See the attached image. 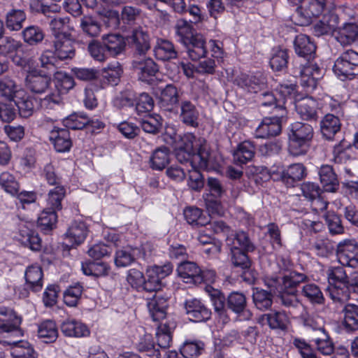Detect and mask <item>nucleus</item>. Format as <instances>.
Masks as SVG:
<instances>
[{"instance_id": "obj_1", "label": "nucleus", "mask_w": 358, "mask_h": 358, "mask_svg": "<svg viewBox=\"0 0 358 358\" xmlns=\"http://www.w3.org/2000/svg\"><path fill=\"white\" fill-rule=\"evenodd\" d=\"M173 268L171 263L148 267L146 270L147 279L144 280L138 289L144 292L143 297L147 300L149 313L155 322L162 320L166 317L167 301L165 298L157 295V292L161 289L162 280L170 275Z\"/></svg>"}, {"instance_id": "obj_2", "label": "nucleus", "mask_w": 358, "mask_h": 358, "mask_svg": "<svg viewBox=\"0 0 358 358\" xmlns=\"http://www.w3.org/2000/svg\"><path fill=\"white\" fill-rule=\"evenodd\" d=\"M294 48L296 54L303 59L306 62L301 64L294 72L299 76L301 85L307 92H312L317 87V81L322 78V69L314 61L316 45L310 38L304 34L295 37Z\"/></svg>"}, {"instance_id": "obj_3", "label": "nucleus", "mask_w": 358, "mask_h": 358, "mask_svg": "<svg viewBox=\"0 0 358 358\" xmlns=\"http://www.w3.org/2000/svg\"><path fill=\"white\" fill-rule=\"evenodd\" d=\"M175 156L180 163L189 162L192 168L197 171V169H208L210 151L204 138H196L193 134L187 133L177 143Z\"/></svg>"}, {"instance_id": "obj_4", "label": "nucleus", "mask_w": 358, "mask_h": 358, "mask_svg": "<svg viewBox=\"0 0 358 358\" xmlns=\"http://www.w3.org/2000/svg\"><path fill=\"white\" fill-rule=\"evenodd\" d=\"M306 279L303 273L290 271L287 274L266 277L265 285L277 295L278 303L285 308H297L300 303L296 295V287Z\"/></svg>"}, {"instance_id": "obj_5", "label": "nucleus", "mask_w": 358, "mask_h": 358, "mask_svg": "<svg viewBox=\"0 0 358 358\" xmlns=\"http://www.w3.org/2000/svg\"><path fill=\"white\" fill-rule=\"evenodd\" d=\"M7 322L3 325V330L7 334L4 335L0 343L11 345V356L13 358H37V353L33 346L27 341H15L13 337L21 335L19 326L21 319L12 310L7 311Z\"/></svg>"}, {"instance_id": "obj_6", "label": "nucleus", "mask_w": 358, "mask_h": 358, "mask_svg": "<svg viewBox=\"0 0 358 358\" xmlns=\"http://www.w3.org/2000/svg\"><path fill=\"white\" fill-rule=\"evenodd\" d=\"M226 245L230 250L231 261L234 266L243 269L250 267V262L246 252L254 251L255 246L245 232L229 234L226 238Z\"/></svg>"}, {"instance_id": "obj_7", "label": "nucleus", "mask_w": 358, "mask_h": 358, "mask_svg": "<svg viewBox=\"0 0 358 358\" xmlns=\"http://www.w3.org/2000/svg\"><path fill=\"white\" fill-rule=\"evenodd\" d=\"M314 136L312 125L301 122H295L289 126V152L292 156L306 155L309 150Z\"/></svg>"}, {"instance_id": "obj_8", "label": "nucleus", "mask_w": 358, "mask_h": 358, "mask_svg": "<svg viewBox=\"0 0 358 358\" xmlns=\"http://www.w3.org/2000/svg\"><path fill=\"white\" fill-rule=\"evenodd\" d=\"M329 286L327 291L334 303H345L349 300L348 278L342 266H332L327 271Z\"/></svg>"}, {"instance_id": "obj_9", "label": "nucleus", "mask_w": 358, "mask_h": 358, "mask_svg": "<svg viewBox=\"0 0 358 358\" xmlns=\"http://www.w3.org/2000/svg\"><path fill=\"white\" fill-rule=\"evenodd\" d=\"M55 88L43 99H40V107L44 110H52L62 103L63 94L67 93L71 90L75 82L73 78L62 71H57L55 73Z\"/></svg>"}, {"instance_id": "obj_10", "label": "nucleus", "mask_w": 358, "mask_h": 358, "mask_svg": "<svg viewBox=\"0 0 358 358\" xmlns=\"http://www.w3.org/2000/svg\"><path fill=\"white\" fill-rule=\"evenodd\" d=\"M327 6L326 0H303L292 15L291 20L296 25L307 26L313 17L322 14Z\"/></svg>"}, {"instance_id": "obj_11", "label": "nucleus", "mask_w": 358, "mask_h": 358, "mask_svg": "<svg viewBox=\"0 0 358 358\" xmlns=\"http://www.w3.org/2000/svg\"><path fill=\"white\" fill-rule=\"evenodd\" d=\"M21 46L22 43L20 41L11 37L1 36L0 38V54L6 55V54L17 52L15 55L13 57L14 64L23 69L24 71H29L34 68L35 60L31 56L21 55L18 51V49Z\"/></svg>"}, {"instance_id": "obj_12", "label": "nucleus", "mask_w": 358, "mask_h": 358, "mask_svg": "<svg viewBox=\"0 0 358 358\" xmlns=\"http://www.w3.org/2000/svg\"><path fill=\"white\" fill-rule=\"evenodd\" d=\"M358 69V52L348 50L336 59L333 67L334 72L338 76L352 78L357 74Z\"/></svg>"}, {"instance_id": "obj_13", "label": "nucleus", "mask_w": 358, "mask_h": 358, "mask_svg": "<svg viewBox=\"0 0 358 358\" xmlns=\"http://www.w3.org/2000/svg\"><path fill=\"white\" fill-rule=\"evenodd\" d=\"M336 256L338 262L352 268L358 266V243L355 240H345L336 245Z\"/></svg>"}, {"instance_id": "obj_14", "label": "nucleus", "mask_w": 358, "mask_h": 358, "mask_svg": "<svg viewBox=\"0 0 358 358\" xmlns=\"http://www.w3.org/2000/svg\"><path fill=\"white\" fill-rule=\"evenodd\" d=\"M183 308L189 320L201 322L208 320L211 317V310L201 300L196 298H188L183 302Z\"/></svg>"}, {"instance_id": "obj_15", "label": "nucleus", "mask_w": 358, "mask_h": 358, "mask_svg": "<svg viewBox=\"0 0 358 358\" xmlns=\"http://www.w3.org/2000/svg\"><path fill=\"white\" fill-rule=\"evenodd\" d=\"M127 40L134 50V56H143L150 49V36L148 31L141 27L133 29L127 36Z\"/></svg>"}, {"instance_id": "obj_16", "label": "nucleus", "mask_w": 358, "mask_h": 358, "mask_svg": "<svg viewBox=\"0 0 358 358\" xmlns=\"http://www.w3.org/2000/svg\"><path fill=\"white\" fill-rule=\"evenodd\" d=\"M208 186L210 193L203 195L207 210L212 215H222L224 208L217 198L220 197L224 190L219 180H208Z\"/></svg>"}, {"instance_id": "obj_17", "label": "nucleus", "mask_w": 358, "mask_h": 358, "mask_svg": "<svg viewBox=\"0 0 358 358\" xmlns=\"http://www.w3.org/2000/svg\"><path fill=\"white\" fill-rule=\"evenodd\" d=\"M27 71L29 73L25 78L26 87L33 94H43L47 93L48 94L52 92L51 87V78L46 75L37 73L36 71Z\"/></svg>"}, {"instance_id": "obj_18", "label": "nucleus", "mask_w": 358, "mask_h": 358, "mask_svg": "<svg viewBox=\"0 0 358 358\" xmlns=\"http://www.w3.org/2000/svg\"><path fill=\"white\" fill-rule=\"evenodd\" d=\"M131 65L139 80L143 82H148L149 78L155 76L159 71L157 64L145 55L134 56Z\"/></svg>"}, {"instance_id": "obj_19", "label": "nucleus", "mask_w": 358, "mask_h": 358, "mask_svg": "<svg viewBox=\"0 0 358 358\" xmlns=\"http://www.w3.org/2000/svg\"><path fill=\"white\" fill-rule=\"evenodd\" d=\"M179 91L176 86L169 84L161 91L158 105L167 112L177 114L179 108Z\"/></svg>"}, {"instance_id": "obj_20", "label": "nucleus", "mask_w": 358, "mask_h": 358, "mask_svg": "<svg viewBox=\"0 0 358 358\" xmlns=\"http://www.w3.org/2000/svg\"><path fill=\"white\" fill-rule=\"evenodd\" d=\"M285 116L275 113L272 117H265L256 129L255 136L259 138L275 136L281 132V121Z\"/></svg>"}, {"instance_id": "obj_21", "label": "nucleus", "mask_w": 358, "mask_h": 358, "mask_svg": "<svg viewBox=\"0 0 358 358\" xmlns=\"http://www.w3.org/2000/svg\"><path fill=\"white\" fill-rule=\"evenodd\" d=\"M234 82L238 86L251 93L258 92L266 84L265 77L260 72L255 74L241 73L236 78Z\"/></svg>"}, {"instance_id": "obj_22", "label": "nucleus", "mask_w": 358, "mask_h": 358, "mask_svg": "<svg viewBox=\"0 0 358 358\" xmlns=\"http://www.w3.org/2000/svg\"><path fill=\"white\" fill-rule=\"evenodd\" d=\"M227 308L243 320H250L252 313L247 308V299L244 294L232 292L227 297Z\"/></svg>"}, {"instance_id": "obj_23", "label": "nucleus", "mask_w": 358, "mask_h": 358, "mask_svg": "<svg viewBox=\"0 0 358 358\" xmlns=\"http://www.w3.org/2000/svg\"><path fill=\"white\" fill-rule=\"evenodd\" d=\"M87 234V228L85 222H73L64 234L65 246L71 248L79 245L85 241Z\"/></svg>"}, {"instance_id": "obj_24", "label": "nucleus", "mask_w": 358, "mask_h": 358, "mask_svg": "<svg viewBox=\"0 0 358 358\" xmlns=\"http://www.w3.org/2000/svg\"><path fill=\"white\" fill-rule=\"evenodd\" d=\"M296 113L303 120L317 121L319 116L317 113V102L310 96H306L294 101Z\"/></svg>"}, {"instance_id": "obj_25", "label": "nucleus", "mask_w": 358, "mask_h": 358, "mask_svg": "<svg viewBox=\"0 0 358 358\" xmlns=\"http://www.w3.org/2000/svg\"><path fill=\"white\" fill-rule=\"evenodd\" d=\"M19 241L31 250L38 251L41 248V240L34 230V224L22 222L19 225Z\"/></svg>"}, {"instance_id": "obj_26", "label": "nucleus", "mask_w": 358, "mask_h": 358, "mask_svg": "<svg viewBox=\"0 0 358 358\" xmlns=\"http://www.w3.org/2000/svg\"><path fill=\"white\" fill-rule=\"evenodd\" d=\"M49 139L57 152H69L72 146V141L68 129L54 127L50 131Z\"/></svg>"}, {"instance_id": "obj_27", "label": "nucleus", "mask_w": 358, "mask_h": 358, "mask_svg": "<svg viewBox=\"0 0 358 358\" xmlns=\"http://www.w3.org/2000/svg\"><path fill=\"white\" fill-rule=\"evenodd\" d=\"M54 52L60 61L71 59L76 55V50L69 36H61L59 38L53 39Z\"/></svg>"}, {"instance_id": "obj_28", "label": "nucleus", "mask_w": 358, "mask_h": 358, "mask_svg": "<svg viewBox=\"0 0 358 358\" xmlns=\"http://www.w3.org/2000/svg\"><path fill=\"white\" fill-rule=\"evenodd\" d=\"M60 328L62 334L67 337L82 338L87 337L90 334V331L85 324L74 319L64 320Z\"/></svg>"}, {"instance_id": "obj_29", "label": "nucleus", "mask_w": 358, "mask_h": 358, "mask_svg": "<svg viewBox=\"0 0 358 358\" xmlns=\"http://www.w3.org/2000/svg\"><path fill=\"white\" fill-rule=\"evenodd\" d=\"M177 271L180 278L186 283H201V268L192 262H184L180 263L177 268Z\"/></svg>"}, {"instance_id": "obj_30", "label": "nucleus", "mask_w": 358, "mask_h": 358, "mask_svg": "<svg viewBox=\"0 0 358 358\" xmlns=\"http://www.w3.org/2000/svg\"><path fill=\"white\" fill-rule=\"evenodd\" d=\"M180 110V118L182 123L194 128L199 126V112L192 101L182 100Z\"/></svg>"}, {"instance_id": "obj_31", "label": "nucleus", "mask_w": 358, "mask_h": 358, "mask_svg": "<svg viewBox=\"0 0 358 358\" xmlns=\"http://www.w3.org/2000/svg\"><path fill=\"white\" fill-rule=\"evenodd\" d=\"M43 277L42 268L38 264H32L25 270V285L34 292H39L43 287Z\"/></svg>"}, {"instance_id": "obj_32", "label": "nucleus", "mask_w": 358, "mask_h": 358, "mask_svg": "<svg viewBox=\"0 0 358 358\" xmlns=\"http://www.w3.org/2000/svg\"><path fill=\"white\" fill-rule=\"evenodd\" d=\"M101 42L110 57H117L125 50L126 42L124 38L120 34H111L103 35Z\"/></svg>"}, {"instance_id": "obj_33", "label": "nucleus", "mask_w": 358, "mask_h": 358, "mask_svg": "<svg viewBox=\"0 0 358 358\" xmlns=\"http://www.w3.org/2000/svg\"><path fill=\"white\" fill-rule=\"evenodd\" d=\"M183 45L186 48L188 57L192 60H198L205 57L207 52L205 39L199 34H195L192 38H189V43H184Z\"/></svg>"}, {"instance_id": "obj_34", "label": "nucleus", "mask_w": 358, "mask_h": 358, "mask_svg": "<svg viewBox=\"0 0 358 358\" xmlns=\"http://www.w3.org/2000/svg\"><path fill=\"white\" fill-rule=\"evenodd\" d=\"M334 36L342 45H350L358 39V25L345 23L342 27L336 28Z\"/></svg>"}, {"instance_id": "obj_35", "label": "nucleus", "mask_w": 358, "mask_h": 358, "mask_svg": "<svg viewBox=\"0 0 358 358\" xmlns=\"http://www.w3.org/2000/svg\"><path fill=\"white\" fill-rule=\"evenodd\" d=\"M341 122L337 116L327 114L320 122V130L324 138L332 141L341 130Z\"/></svg>"}, {"instance_id": "obj_36", "label": "nucleus", "mask_w": 358, "mask_h": 358, "mask_svg": "<svg viewBox=\"0 0 358 358\" xmlns=\"http://www.w3.org/2000/svg\"><path fill=\"white\" fill-rule=\"evenodd\" d=\"M255 154L254 144L245 141L241 143L233 153V161L235 164L242 165L251 161Z\"/></svg>"}, {"instance_id": "obj_37", "label": "nucleus", "mask_w": 358, "mask_h": 358, "mask_svg": "<svg viewBox=\"0 0 358 358\" xmlns=\"http://www.w3.org/2000/svg\"><path fill=\"white\" fill-rule=\"evenodd\" d=\"M261 320L264 324H267L272 329L285 330L289 322V316L285 311L264 314Z\"/></svg>"}, {"instance_id": "obj_38", "label": "nucleus", "mask_w": 358, "mask_h": 358, "mask_svg": "<svg viewBox=\"0 0 358 358\" xmlns=\"http://www.w3.org/2000/svg\"><path fill=\"white\" fill-rule=\"evenodd\" d=\"M34 101V99L24 90L17 94V96L13 101L22 117L27 118L33 115L35 110Z\"/></svg>"}, {"instance_id": "obj_39", "label": "nucleus", "mask_w": 358, "mask_h": 358, "mask_svg": "<svg viewBox=\"0 0 358 358\" xmlns=\"http://www.w3.org/2000/svg\"><path fill=\"white\" fill-rule=\"evenodd\" d=\"M259 103L264 108H271L274 113H280L281 116H285L287 113L285 101L278 99L272 92H264L260 94Z\"/></svg>"}, {"instance_id": "obj_40", "label": "nucleus", "mask_w": 358, "mask_h": 358, "mask_svg": "<svg viewBox=\"0 0 358 358\" xmlns=\"http://www.w3.org/2000/svg\"><path fill=\"white\" fill-rule=\"evenodd\" d=\"M338 24V17L336 15L330 14L324 16L322 20L317 22L313 28V32L316 36L323 35H335L336 28Z\"/></svg>"}, {"instance_id": "obj_41", "label": "nucleus", "mask_w": 358, "mask_h": 358, "mask_svg": "<svg viewBox=\"0 0 358 358\" xmlns=\"http://www.w3.org/2000/svg\"><path fill=\"white\" fill-rule=\"evenodd\" d=\"M154 52L156 58L162 61L176 59L178 56L174 45L171 41L165 39H157L154 47Z\"/></svg>"}, {"instance_id": "obj_42", "label": "nucleus", "mask_w": 358, "mask_h": 358, "mask_svg": "<svg viewBox=\"0 0 358 358\" xmlns=\"http://www.w3.org/2000/svg\"><path fill=\"white\" fill-rule=\"evenodd\" d=\"M310 184L303 185L302 187V191L303 192V195L309 198L311 201V208L313 211L316 213H319L324 211L328 206V202L320 195V188L318 186H315L312 184V189L311 191L306 192V188L308 187Z\"/></svg>"}, {"instance_id": "obj_43", "label": "nucleus", "mask_w": 358, "mask_h": 358, "mask_svg": "<svg viewBox=\"0 0 358 358\" xmlns=\"http://www.w3.org/2000/svg\"><path fill=\"white\" fill-rule=\"evenodd\" d=\"M23 90L16 82L8 76L0 78V98L6 101H14L17 94Z\"/></svg>"}, {"instance_id": "obj_44", "label": "nucleus", "mask_w": 358, "mask_h": 358, "mask_svg": "<svg viewBox=\"0 0 358 358\" xmlns=\"http://www.w3.org/2000/svg\"><path fill=\"white\" fill-rule=\"evenodd\" d=\"M38 336L45 343H54L58 337V330L55 322L47 320L38 326Z\"/></svg>"}, {"instance_id": "obj_45", "label": "nucleus", "mask_w": 358, "mask_h": 358, "mask_svg": "<svg viewBox=\"0 0 358 358\" xmlns=\"http://www.w3.org/2000/svg\"><path fill=\"white\" fill-rule=\"evenodd\" d=\"M343 325L347 331L358 330V305L348 303L343 309Z\"/></svg>"}, {"instance_id": "obj_46", "label": "nucleus", "mask_w": 358, "mask_h": 358, "mask_svg": "<svg viewBox=\"0 0 358 358\" xmlns=\"http://www.w3.org/2000/svg\"><path fill=\"white\" fill-rule=\"evenodd\" d=\"M281 171L276 174L278 179H303L307 176L306 167L300 163L293 164L289 166L286 169L282 166H278Z\"/></svg>"}, {"instance_id": "obj_47", "label": "nucleus", "mask_w": 358, "mask_h": 358, "mask_svg": "<svg viewBox=\"0 0 358 358\" xmlns=\"http://www.w3.org/2000/svg\"><path fill=\"white\" fill-rule=\"evenodd\" d=\"M273 292L255 287L252 289V300L255 307L260 310L270 308L273 303Z\"/></svg>"}, {"instance_id": "obj_48", "label": "nucleus", "mask_w": 358, "mask_h": 358, "mask_svg": "<svg viewBox=\"0 0 358 358\" xmlns=\"http://www.w3.org/2000/svg\"><path fill=\"white\" fill-rule=\"evenodd\" d=\"M110 267L104 262L86 261L82 262L81 269L83 274L88 276L100 277L106 275Z\"/></svg>"}, {"instance_id": "obj_49", "label": "nucleus", "mask_w": 358, "mask_h": 358, "mask_svg": "<svg viewBox=\"0 0 358 358\" xmlns=\"http://www.w3.org/2000/svg\"><path fill=\"white\" fill-rule=\"evenodd\" d=\"M22 36L24 43L31 46L40 44L45 38L44 31L36 25H30L24 28L22 31Z\"/></svg>"}, {"instance_id": "obj_50", "label": "nucleus", "mask_w": 358, "mask_h": 358, "mask_svg": "<svg viewBox=\"0 0 358 358\" xmlns=\"http://www.w3.org/2000/svg\"><path fill=\"white\" fill-rule=\"evenodd\" d=\"M136 349L141 352H145L152 358H160L161 352L154 343L150 334H145L136 344Z\"/></svg>"}, {"instance_id": "obj_51", "label": "nucleus", "mask_w": 358, "mask_h": 358, "mask_svg": "<svg viewBox=\"0 0 358 358\" xmlns=\"http://www.w3.org/2000/svg\"><path fill=\"white\" fill-rule=\"evenodd\" d=\"M27 15L23 10L12 9L6 13V26L11 31H19L22 28V23Z\"/></svg>"}, {"instance_id": "obj_52", "label": "nucleus", "mask_w": 358, "mask_h": 358, "mask_svg": "<svg viewBox=\"0 0 358 358\" xmlns=\"http://www.w3.org/2000/svg\"><path fill=\"white\" fill-rule=\"evenodd\" d=\"M184 217L189 224L205 226L210 222L208 217L203 215L202 210L196 207H187L184 210Z\"/></svg>"}, {"instance_id": "obj_53", "label": "nucleus", "mask_w": 358, "mask_h": 358, "mask_svg": "<svg viewBox=\"0 0 358 358\" xmlns=\"http://www.w3.org/2000/svg\"><path fill=\"white\" fill-rule=\"evenodd\" d=\"M90 117L84 113H74L63 120V124L66 129H82L87 125Z\"/></svg>"}, {"instance_id": "obj_54", "label": "nucleus", "mask_w": 358, "mask_h": 358, "mask_svg": "<svg viewBox=\"0 0 358 358\" xmlns=\"http://www.w3.org/2000/svg\"><path fill=\"white\" fill-rule=\"evenodd\" d=\"M80 27L85 34L90 37L99 36L101 31V24L95 17L90 15L81 17Z\"/></svg>"}, {"instance_id": "obj_55", "label": "nucleus", "mask_w": 358, "mask_h": 358, "mask_svg": "<svg viewBox=\"0 0 358 358\" xmlns=\"http://www.w3.org/2000/svg\"><path fill=\"white\" fill-rule=\"evenodd\" d=\"M175 30L178 41L182 44L189 43V38H192L195 35L193 33L194 29L192 25L184 19L177 20Z\"/></svg>"}, {"instance_id": "obj_56", "label": "nucleus", "mask_w": 358, "mask_h": 358, "mask_svg": "<svg viewBox=\"0 0 358 358\" xmlns=\"http://www.w3.org/2000/svg\"><path fill=\"white\" fill-rule=\"evenodd\" d=\"M83 292V287L80 282L69 285L63 294L64 302L69 307L76 306Z\"/></svg>"}, {"instance_id": "obj_57", "label": "nucleus", "mask_w": 358, "mask_h": 358, "mask_svg": "<svg viewBox=\"0 0 358 358\" xmlns=\"http://www.w3.org/2000/svg\"><path fill=\"white\" fill-rule=\"evenodd\" d=\"M351 152L352 145L343 139L334 147V160L338 164L345 163L352 158Z\"/></svg>"}, {"instance_id": "obj_58", "label": "nucleus", "mask_w": 358, "mask_h": 358, "mask_svg": "<svg viewBox=\"0 0 358 358\" xmlns=\"http://www.w3.org/2000/svg\"><path fill=\"white\" fill-rule=\"evenodd\" d=\"M156 338L157 341V348L166 350L170 347L172 341L171 327L166 323H161L157 327Z\"/></svg>"}, {"instance_id": "obj_59", "label": "nucleus", "mask_w": 358, "mask_h": 358, "mask_svg": "<svg viewBox=\"0 0 358 358\" xmlns=\"http://www.w3.org/2000/svg\"><path fill=\"white\" fill-rule=\"evenodd\" d=\"M169 162V149L165 147H160L155 150L151 159V167L156 170H162Z\"/></svg>"}, {"instance_id": "obj_60", "label": "nucleus", "mask_w": 358, "mask_h": 358, "mask_svg": "<svg viewBox=\"0 0 358 358\" xmlns=\"http://www.w3.org/2000/svg\"><path fill=\"white\" fill-rule=\"evenodd\" d=\"M141 127L145 133L157 134L160 132L162 127V118L159 115H149L143 118Z\"/></svg>"}, {"instance_id": "obj_61", "label": "nucleus", "mask_w": 358, "mask_h": 358, "mask_svg": "<svg viewBox=\"0 0 358 358\" xmlns=\"http://www.w3.org/2000/svg\"><path fill=\"white\" fill-rule=\"evenodd\" d=\"M57 215L56 210L48 208L44 209L38 218V224L41 230L48 231L51 230L56 224Z\"/></svg>"}, {"instance_id": "obj_62", "label": "nucleus", "mask_w": 358, "mask_h": 358, "mask_svg": "<svg viewBox=\"0 0 358 358\" xmlns=\"http://www.w3.org/2000/svg\"><path fill=\"white\" fill-rule=\"evenodd\" d=\"M69 22V17H54L50 20L49 26L54 39L59 38L61 36H69V34L66 32Z\"/></svg>"}, {"instance_id": "obj_63", "label": "nucleus", "mask_w": 358, "mask_h": 358, "mask_svg": "<svg viewBox=\"0 0 358 358\" xmlns=\"http://www.w3.org/2000/svg\"><path fill=\"white\" fill-rule=\"evenodd\" d=\"M335 243L329 239H317L311 245V250L318 256L327 257L335 250Z\"/></svg>"}, {"instance_id": "obj_64", "label": "nucleus", "mask_w": 358, "mask_h": 358, "mask_svg": "<svg viewBox=\"0 0 358 358\" xmlns=\"http://www.w3.org/2000/svg\"><path fill=\"white\" fill-rule=\"evenodd\" d=\"M288 62V54L286 50L276 49L270 59V66L273 71H282L287 67Z\"/></svg>"}]
</instances>
